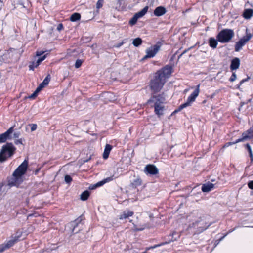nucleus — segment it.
I'll list each match as a JSON object with an SVG mask.
<instances>
[{
  "instance_id": "nucleus-31",
  "label": "nucleus",
  "mask_w": 253,
  "mask_h": 253,
  "mask_svg": "<svg viewBox=\"0 0 253 253\" xmlns=\"http://www.w3.org/2000/svg\"><path fill=\"white\" fill-rule=\"evenodd\" d=\"M83 62V60H82L81 59H77L76 60L75 64V67L76 68H79V67H81Z\"/></svg>"
},
{
  "instance_id": "nucleus-5",
  "label": "nucleus",
  "mask_w": 253,
  "mask_h": 253,
  "mask_svg": "<svg viewBox=\"0 0 253 253\" xmlns=\"http://www.w3.org/2000/svg\"><path fill=\"white\" fill-rule=\"evenodd\" d=\"M199 92H200V84H198L196 86V89L189 96V97L187 99V101L185 103L180 105L178 108V110H175L174 111V112H177L178 111H180L182 109H183V108L190 106L191 105V103L195 100L196 98L198 96Z\"/></svg>"
},
{
  "instance_id": "nucleus-7",
  "label": "nucleus",
  "mask_w": 253,
  "mask_h": 253,
  "mask_svg": "<svg viewBox=\"0 0 253 253\" xmlns=\"http://www.w3.org/2000/svg\"><path fill=\"white\" fill-rule=\"evenodd\" d=\"M160 49V46L157 44L147 48L146 51V55L143 58L142 60L154 57L159 51Z\"/></svg>"
},
{
  "instance_id": "nucleus-3",
  "label": "nucleus",
  "mask_w": 253,
  "mask_h": 253,
  "mask_svg": "<svg viewBox=\"0 0 253 253\" xmlns=\"http://www.w3.org/2000/svg\"><path fill=\"white\" fill-rule=\"evenodd\" d=\"M164 101V98L160 95L154 96L149 100V102H152L155 103V112L158 116L162 115L164 114L165 107L163 105V103Z\"/></svg>"
},
{
  "instance_id": "nucleus-1",
  "label": "nucleus",
  "mask_w": 253,
  "mask_h": 253,
  "mask_svg": "<svg viewBox=\"0 0 253 253\" xmlns=\"http://www.w3.org/2000/svg\"><path fill=\"white\" fill-rule=\"evenodd\" d=\"M28 162L25 160L23 162L15 169L12 177L8 180V185L10 186H18L23 181V175L26 173L28 168Z\"/></svg>"
},
{
  "instance_id": "nucleus-40",
  "label": "nucleus",
  "mask_w": 253,
  "mask_h": 253,
  "mask_svg": "<svg viewBox=\"0 0 253 253\" xmlns=\"http://www.w3.org/2000/svg\"><path fill=\"white\" fill-rule=\"evenodd\" d=\"M45 52V51H37L36 52V56H41Z\"/></svg>"
},
{
  "instance_id": "nucleus-17",
  "label": "nucleus",
  "mask_w": 253,
  "mask_h": 253,
  "mask_svg": "<svg viewBox=\"0 0 253 253\" xmlns=\"http://www.w3.org/2000/svg\"><path fill=\"white\" fill-rule=\"evenodd\" d=\"M253 15V9H245L243 13V17L246 19H250Z\"/></svg>"
},
{
  "instance_id": "nucleus-16",
  "label": "nucleus",
  "mask_w": 253,
  "mask_h": 253,
  "mask_svg": "<svg viewBox=\"0 0 253 253\" xmlns=\"http://www.w3.org/2000/svg\"><path fill=\"white\" fill-rule=\"evenodd\" d=\"M214 186V184L208 182L202 185V190L204 192H208L213 189Z\"/></svg>"
},
{
  "instance_id": "nucleus-13",
  "label": "nucleus",
  "mask_w": 253,
  "mask_h": 253,
  "mask_svg": "<svg viewBox=\"0 0 253 253\" xmlns=\"http://www.w3.org/2000/svg\"><path fill=\"white\" fill-rule=\"evenodd\" d=\"M13 127H11L5 132L0 135V143L5 142L7 139L9 135L13 132Z\"/></svg>"
},
{
  "instance_id": "nucleus-20",
  "label": "nucleus",
  "mask_w": 253,
  "mask_h": 253,
  "mask_svg": "<svg viewBox=\"0 0 253 253\" xmlns=\"http://www.w3.org/2000/svg\"><path fill=\"white\" fill-rule=\"evenodd\" d=\"M50 80V76L49 75H47L46 78L44 79L43 82L40 84L38 86V88L42 90L46 85H47Z\"/></svg>"
},
{
  "instance_id": "nucleus-42",
  "label": "nucleus",
  "mask_w": 253,
  "mask_h": 253,
  "mask_svg": "<svg viewBox=\"0 0 253 253\" xmlns=\"http://www.w3.org/2000/svg\"><path fill=\"white\" fill-rule=\"evenodd\" d=\"M37 129V125L36 124H32L31 127V130L32 131H35Z\"/></svg>"
},
{
  "instance_id": "nucleus-25",
  "label": "nucleus",
  "mask_w": 253,
  "mask_h": 253,
  "mask_svg": "<svg viewBox=\"0 0 253 253\" xmlns=\"http://www.w3.org/2000/svg\"><path fill=\"white\" fill-rule=\"evenodd\" d=\"M89 196V192L86 190L83 192L80 196V198L83 201L87 200Z\"/></svg>"
},
{
  "instance_id": "nucleus-11",
  "label": "nucleus",
  "mask_w": 253,
  "mask_h": 253,
  "mask_svg": "<svg viewBox=\"0 0 253 253\" xmlns=\"http://www.w3.org/2000/svg\"><path fill=\"white\" fill-rule=\"evenodd\" d=\"M252 35L251 33H247L238 41V51L244 46L252 38Z\"/></svg>"
},
{
  "instance_id": "nucleus-32",
  "label": "nucleus",
  "mask_w": 253,
  "mask_h": 253,
  "mask_svg": "<svg viewBox=\"0 0 253 253\" xmlns=\"http://www.w3.org/2000/svg\"><path fill=\"white\" fill-rule=\"evenodd\" d=\"M46 57V55H44L43 56L38 59L36 61H35L37 64L39 65L45 59Z\"/></svg>"
},
{
  "instance_id": "nucleus-26",
  "label": "nucleus",
  "mask_w": 253,
  "mask_h": 253,
  "mask_svg": "<svg viewBox=\"0 0 253 253\" xmlns=\"http://www.w3.org/2000/svg\"><path fill=\"white\" fill-rule=\"evenodd\" d=\"M230 69L232 71L237 69V58H235L232 60L230 65Z\"/></svg>"
},
{
  "instance_id": "nucleus-2",
  "label": "nucleus",
  "mask_w": 253,
  "mask_h": 253,
  "mask_svg": "<svg viewBox=\"0 0 253 253\" xmlns=\"http://www.w3.org/2000/svg\"><path fill=\"white\" fill-rule=\"evenodd\" d=\"M15 150V147L11 143L3 145L0 152V163L5 161L8 158L11 157Z\"/></svg>"
},
{
  "instance_id": "nucleus-18",
  "label": "nucleus",
  "mask_w": 253,
  "mask_h": 253,
  "mask_svg": "<svg viewBox=\"0 0 253 253\" xmlns=\"http://www.w3.org/2000/svg\"><path fill=\"white\" fill-rule=\"evenodd\" d=\"M133 214V212L130 211H125L120 215L119 219L121 220L126 219L130 216H132Z\"/></svg>"
},
{
  "instance_id": "nucleus-53",
  "label": "nucleus",
  "mask_w": 253,
  "mask_h": 253,
  "mask_svg": "<svg viewBox=\"0 0 253 253\" xmlns=\"http://www.w3.org/2000/svg\"><path fill=\"white\" fill-rule=\"evenodd\" d=\"M2 0H0V1H2Z\"/></svg>"
},
{
  "instance_id": "nucleus-38",
  "label": "nucleus",
  "mask_w": 253,
  "mask_h": 253,
  "mask_svg": "<svg viewBox=\"0 0 253 253\" xmlns=\"http://www.w3.org/2000/svg\"><path fill=\"white\" fill-rule=\"evenodd\" d=\"M236 79V75L235 72H233L232 76L230 77L229 80L231 82H233Z\"/></svg>"
},
{
  "instance_id": "nucleus-41",
  "label": "nucleus",
  "mask_w": 253,
  "mask_h": 253,
  "mask_svg": "<svg viewBox=\"0 0 253 253\" xmlns=\"http://www.w3.org/2000/svg\"><path fill=\"white\" fill-rule=\"evenodd\" d=\"M63 28V26L62 25V24H59L57 26V29L58 31H61V30H62Z\"/></svg>"
},
{
  "instance_id": "nucleus-45",
  "label": "nucleus",
  "mask_w": 253,
  "mask_h": 253,
  "mask_svg": "<svg viewBox=\"0 0 253 253\" xmlns=\"http://www.w3.org/2000/svg\"><path fill=\"white\" fill-rule=\"evenodd\" d=\"M250 79V77H248L246 79L242 80L240 82V85H241L245 82L247 81L248 80H249V79Z\"/></svg>"
},
{
  "instance_id": "nucleus-21",
  "label": "nucleus",
  "mask_w": 253,
  "mask_h": 253,
  "mask_svg": "<svg viewBox=\"0 0 253 253\" xmlns=\"http://www.w3.org/2000/svg\"><path fill=\"white\" fill-rule=\"evenodd\" d=\"M112 149V146L109 144H106L103 154V158L106 159L108 158L109 153Z\"/></svg>"
},
{
  "instance_id": "nucleus-6",
  "label": "nucleus",
  "mask_w": 253,
  "mask_h": 253,
  "mask_svg": "<svg viewBox=\"0 0 253 253\" xmlns=\"http://www.w3.org/2000/svg\"><path fill=\"white\" fill-rule=\"evenodd\" d=\"M234 35V32L231 30L224 29L219 33L217 38L219 42L222 43L228 42Z\"/></svg>"
},
{
  "instance_id": "nucleus-23",
  "label": "nucleus",
  "mask_w": 253,
  "mask_h": 253,
  "mask_svg": "<svg viewBox=\"0 0 253 253\" xmlns=\"http://www.w3.org/2000/svg\"><path fill=\"white\" fill-rule=\"evenodd\" d=\"M209 45L211 47L215 48L217 47V42L214 38H210L209 39Z\"/></svg>"
},
{
  "instance_id": "nucleus-47",
  "label": "nucleus",
  "mask_w": 253,
  "mask_h": 253,
  "mask_svg": "<svg viewBox=\"0 0 253 253\" xmlns=\"http://www.w3.org/2000/svg\"><path fill=\"white\" fill-rule=\"evenodd\" d=\"M97 187L96 186V184H94L92 185H90L89 188L90 189L93 190V189H95Z\"/></svg>"
},
{
  "instance_id": "nucleus-29",
  "label": "nucleus",
  "mask_w": 253,
  "mask_h": 253,
  "mask_svg": "<svg viewBox=\"0 0 253 253\" xmlns=\"http://www.w3.org/2000/svg\"><path fill=\"white\" fill-rule=\"evenodd\" d=\"M167 242L163 243H161L160 244L155 245H154L153 246L147 247V248H146L145 251L143 252V253H147V251H148L149 250L151 249L155 248H156L157 247H159V246H161L162 245H164V244H167Z\"/></svg>"
},
{
  "instance_id": "nucleus-34",
  "label": "nucleus",
  "mask_w": 253,
  "mask_h": 253,
  "mask_svg": "<svg viewBox=\"0 0 253 253\" xmlns=\"http://www.w3.org/2000/svg\"><path fill=\"white\" fill-rule=\"evenodd\" d=\"M107 181H108V179H106L101 181L98 182L97 183H96V186H97V187L101 186L104 184Z\"/></svg>"
},
{
  "instance_id": "nucleus-30",
  "label": "nucleus",
  "mask_w": 253,
  "mask_h": 253,
  "mask_svg": "<svg viewBox=\"0 0 253 253\" xmlns=\"http://www.w3.org/2000/svg\"><path fill=\"white\" fill-rule=\"evenodd\" d=\"M39 65L37 64L35 61H33L29 66L30 70H34L35 68H37Z\"/></svg>"
},
{
  "instance_id": "nucleus-12",
  "label": "nucleus",
  "mask_w": 253,
  "mask_h": 253,
  "mask_svg": "<svg viewBox=\"0 0 253 253\" xmlns=\"http://www.w3.org/2000/svg\"><path fill=\"white\" fill-rule=\"evenodd\" d=\"M253 137V126L242 134V137L238 139V142L244 141Z\"/></svg>"
},
{
  "instance_id": "nucleus-35",
  "label": "nucleus",
  "mask_w": 253,
  "mask_h": 253,
  "mask_svg": "<svg viewBox=\"0 0 253 253\" xmlns=\"http://www.w3.org/2000/svg\"><path fill=\"white\" fill-rule=\"evenodd\" d=\"M72 180L71 177L70 175H66L65 176V181L67 183H70Z\"/></svg>"
},
{
  "instance_id": "nucleus-22",
  "label": "nucleus",
  "mask_w": 253,
  "mask_h": 253,
  "mask_svg": "<svg viewBox=\"0 0 253 253\" xmlns=\"http://www.w3.org/2000/svg\"><path fill=\"white\" fill-rule=\"evenodd\" d=\"M148 7L146 6L142 10H141L140 11L136 13L134 15L137 17L138 19L143 17L147 12L148 10Z\"/></svg>"
},
{
  "instance_id": "nucleus-46",
  "label": "nucleus",
  "mask_w": 253,
  "mask_h": 253,
  "mask_svg": "<svg viewBox=\"0 0 253 253\" xmlns=\"http://www.w3.org/2000/svg\"><path fill=\"white\" fill-rule=\"evenodd\" d=\"M15 143L16 144H22V139L16 140L15 141Z\"/></svg>"
},
{
  "instance_id": "nucleus-19",
  "label": "nucleus",
  "mask_w": 253,
  "mask_h": 253,
  "mask_svg": "<svg viewBox=\"0 0 253 253\" xmlns=\"http://www.w3.org/2000/svg\"><path fill=\"white\" fill-rule=\"evenodd\" d=\"M166 13V9L162 6L157 7L154 10V13L156 16H160Z\"/></svg>"
},
{
  "instance_id": "nucleus-28",
  "label": "nucleus",
  "mask_w": 253,
  "mask_h": 253,
  "mask_svg": "<svg viewBox=\"0 0 253 253\" xmlns=\"http://www.w3.org/2000/svg\"><path fill=\"white\" fill-rule=\"evenodd\" d=\"M41 90L40 89V88L37 87L36 90L34 91L33 93H32L31 95H30L28 97L30 99H34L37 96L38 93L41 91Z\"/></svg>"
},
{
  "instance_id": "nucleus-51",
  "label": "nucleus",
  "mask_w": 253,
  "mask_h": 253,
  "mask_svg": "<svg viewBox=\"0 0 253 253\" xmlns=\"http://www.w3.org/2000/svg\"><path fill=\"white\" fill-rule=\"evenodd\" d=\"M235 50L236 51H237V43H236L235 45Z\"/></svg>"
},
{
  "instance_id": "nucleus-33",
  "label": "nucleus",
  "mask_w": 253,
  "mask_h": 253,
  "mask_svg": "<svg viewBox=\"0 0 253 253\" xmlns=\"http://www.w3.org/2000/svg\"><path fill=\"white\" fill-rule=\"evenodd\" d=\"M138 19L135 15L130 19L129 21L130 24L133 25H134Z\"/></svg>"
},
{
  "instance_id": "nucleus-4",
  "label": "nucleus",
  "mask_w": 253,
  "mask_h": 253,
  "mask_svg": "<svg viewBox=\"0 0 253 253\" xmlns=\"http://www.w3.org/2000/svg\"><path fill=\"white\" fill-rule=\"evenodd\" d=\"M166 82L165 80L155 74L153 79L152 80L150 84L151 90L154 93L160 91Z\"/></svg>"
},
{
  "instance_id": "nucleus-50",
  "label": "nucleus",
  "mask_w": 253,
  "mask_h": 253,
  "mask_svg": "<svg viewBox=\"0 0 253 253\" xmlns=\"http://www.w3.org/2000/svg\"><path fill=\"white\" fill-rule=\"evenodd\" d=\"M249 155H250V157L251 158V160L253 161V153L251 154H249Z\"/></svg>"
},
{
  "instance_id": "nucleus-48",
  "label": "nucleus",
  "mask_w": 253,
  "mask_h": 253,
  "mask_svg": "<svg viewBox=\"0 0 253 253\" xmlns=\"http://www.w3.org/2000/svg\"><path fill=\"white\" fill-rule=\"evenodd\" d=\"M123 42H122L119 43H118V44H117L116 47H120L121 46H122V45H123Z\"/></svg>"
},
{
  "instance_id": "nucleus-39",
  "label": "nucleus",
  "mask_w": 253,
  "mask_h": 253,
  "mask_svg": "<svg viewBox=\"0 0 253 253\" xmlns=\"http://www.w3.org/2000/svg\"><path fill=\"white\" fill-rule=\"evenodd\" d=\"M246 147H247V149L249 152V154H252V149H251V146H250V145L249 144H246Z\"/></svg>"
},
{
  "instance_id": "nucleus-24",
  "label": "nucleus",
  "mask_w": 253,
  "mask_h": 253,
  "mask_svg": "<svg viewBox=\"0 0 253 253\" xmlns=\"http://www.w3.org/2000/svg\"><path fill=\"white\" fill-rule=\"evenodd\" d=\"M81 18V15L78 13H74L73 14L70 19L71 21L75 22L78 20H79Z\"/></svg>"
},
{
  "instance_id": "nucleus-43",
  "label": "nucleus",
  "mask_w": 253,
  "mask_h": 253,
  "mask_svg": "<svg viewBox=\"0 0 253 253\" xmlns=\"http://www.w3.org/2000/svg\"><path fill=\"white\" fill-rule=\"evenodd\" d=\"M248 186L251 189H253V181H251L248 183Z\"/></svg>"
},
{
  "instance_id": "nucleus-52",
  "label": "nucleus",
  "mask_w": 253,
  "mask_h": 253,
  "mask_svg": "<svg viewBox=\"0 0 253 253\" xmlns=\"http://www.w3.org/2000/svg\"><path fill=\"white\" fill-rule=\"evenodd\" d=\"M238 67H239V65H240V60H239V58H238Z\"/></svg>"
},
{
  "instance_id": "nucleus-37",
  "label": "nucleus",
  "mask_w": 253,
  "mask_h": 253,
  "mask_svg": "<svg viewBox=\"0 0 253 253\" xmlns=\"http://www.w3.org/2000/svg\"><path fill=\"white\" fill-rule=\"evenodd\" d=\"M104 96L106 99H108L110 101H111L112 97L113 96V94L111 93H106L104 94Z\"/></svg>"
},
{
  "instance_id": "nucleus-14",
  "label": "nucleus",
  "mask_w": 253,
  "mask_h": 253,
  "mask_svg": "<svg viewBox=\"0 0 253 253\" xmlns=\"http://www.w3.org/2000/svg\"><path fill=\"white\" fill-rule=\"evenodd\" d=\"M236 143L237 141L235 142H228L224 145L222 149H227L228 151H233L234 152H235L237 148V146L236 144Z\"/></svg>"
},
{
  "instance_id": "nucleus-27",
  "label": "nucleus",
  "mask_w": 253,
  "mask_h": 253,
  "mask_svg": "<svg viewBox=\"0 0 253 253\" xmlns=\"http://www.w3.org/2000/svg\"><path fill=\"white\" fill-rule=\"evenodd\" d=\"M142 41L141 38H137L134 39L132 42V44L135 47H138L141 44Z\"/></svg>"
},
{
  "instance_id": "nucleus-10",
  "label": "nucleus",
  "mask_w": 253,
  "mask_h": 253,
  "mask_svg": "<svg viewBox=\"0 0 253 253\" xmlns=\"http://www.w3.org/2000/svg\"><path fill=\"white\" fill-rule=\"evenodd\" d=\"M144 172L146 174L155 175L158 173V169L154 165H147L144 169Z\"/></svg>"
},
{
  "instance_id": "nucleus-49",
  "label": "nucleus",
  "mask_w": 253,
  "mask_h": 253,
  "mask_svg": "<svg viewBox=\"0 0 253 253\" xmlns=\"http://www.w3.org/2000/svg\"><path fill=\"white\" fill-rule=\"evenodd\" d=\"M186 52V51H184L183 53H182L179 56H178V59H179L182 56L183 54L185 53V52Z\"/></svg>"
},
{
  "instance_id": "nucleus-9",
  "label": "nucleus",
  "mask_w": 253,
  "mask_h": 253,
  "mask_svg": "<svg viewBox=\"0 0 253 253\" xmlns=\"http://www.w3.org/2000/svg\"><path fill=\"white\" fill-rule=\"evenodd\" d=\"M18 237L15 236L12 239L9 240L6 243L0 245V253L12 246L18 241Z\"/></svg>"
},
{
  "instance_id": "nucleus-8",
  "label": "nucleus",
  "mask_w": 253,
  "mask_h": 253,
  "mask_svg": "<svg viewBox=\"0 0 253 253\" xmlns=\"http://www.w3.org/2000/svg\"><path fill=\"white\" fill-rule=\"evenodd\" d=\"M172 68L170 66H166L161 70L158 71L156 74L166 81L167 79L171 73Z\"/></svg>"
},
{
  "instance_id": "nucleus-15",
  "label": "nucleus",
  "mask_w": 253,
  "mask_h": 253,
  "mask_svg": "<svg viewBox=\"0 0 253 253\" xmlns=\"http://www.w3.org/2000/svg\"><path fill=\"white\" fill-rule=\"evenodd\" d=\"M204 223V222L203 221H201L200 222H196L195 223V225H197L198 226V231L199 232H202L204 230H205L206 229L208 228V227L209 226V224H205L204 226H203Z\"/></svg>"
},
{
  "instance_id": "nucleus-44",
  "label": "nucleus",
  "mask_w": 253,
  "mask_h": 253,
  "mask_svg": "<svg viewBox=\"0 0 253 253\" xmlns=\"http://www.w3.org/2000/svg\"><path fill=\"white\" fill-rule=\"evenodd\" d=\"M20 135V132H16L13 134V136L14 138H18Z\"/></svg>"
},
{
  "instance_id": "nucleus-36",
  "label": "nucleus",
  "mask_w": 253,
  "mask_h": 253,
  "mask_svg": "<svg viewBox=\"0 0 253 253\" xmlns=\"http://www.w3.org/2000/svg\"><path fill=\"white\" fill-rule=\"evenodd\" d=\"M103 0H98V2L96 3V8L97 9H99L103 5Z\"/></svg>"
}]
</instances>
